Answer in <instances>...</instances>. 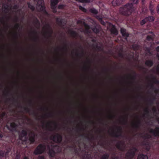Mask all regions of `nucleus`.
Instances as JSON below:
<instances>
[{"label": "nucleus", "instance_id": "obj_64", "mask_svg": "<svg viewBox=\"0 0 159 159\" xmlns=\"http://www.w3.org/2000/svg\"><path fill=\"white\" fill-rule=\"evenodd\" d=\"M24 159H28V158L27 157H25L24 158Z\"/></svg>", "mask_w": 159, "mask_h": 159}, {"label": "nucleus", "instance_id": "obj_31", "mask_svg": "<svg viewBox=\"0 0 159 159\" xmlns=\"http://www.w3.org/2000/svg\"><path fill=\"white\" fill-rule=\"evenodd\" d=\"M147 21H152L154 20V18L152 16H148L147 17L145 18Z\"/></svg>", "mask_w": 159, "mask_h": 159}, {"label": "nucleus", "instance_id": "obj_61", "mask_svg": "<svg viewBox=\"0 0 159 159\" xmlns=\"http://www.w3.org/2000/svg\"><path fill=\"white\" fill-rule=\"evenodd\" d=\"M157 56L158 58V60H159V54L157 53Z\"/></svg>", "mask_w": 159, "mask_h": 159}, {"label": "nucleus", "instance_id": "obj_4", "mask_svg": "<svg viewBox=\"0 0 159 159\" xmlns=\"http://www.w3.org/2000/svg\"><path fill=\"white\" fill-rule=\"evenodd\" d=\"M46 146L44 144H39L36 148L34 153L36 155L40 154L46 150Z\"/></svg>", "mask_w": 159, "mask_h": 159}, {"label": "nucleus", "instance_id": "obj_51", "mask_svg": "<svg viewBox=\"0 0 159 159\" xmlns=\"http://www.w3.org/2000/svg\"><path fill=\"white\" fill-rule=\"evenodd\" d=\"M157 71L159 73V64L157 65Z\"/></svg>", "mask_w": 159, "mask_h": 159}, {"label": "nucleus", "instance_id": "obj_22", "mask_svg": "<svg viewBox=\"0 0 159 159\" xmlns=\"http://www.w3.org/2000/svg\"><path fill=\"white\" fill-rule=\"evenodd\" d=\"M111 32L115 35H117L118 34V31L115 28V27L113 25L111 29Z\"/></svg>", "mask_w": 159, "mask_h": 159}, {"label": "nucleus", "instance_id": "obj_1", "mask_svg": "<svg viewBox=\"0 0 159 159\" xmlns=\"http://www.w3.org/2000/svg\"><path fill=\"white\" fill-rule=\"evenodd\" d=\"M134 10L133 4L128 3L120 8L119 12L121 14L127 16L130 15Z\"/></svg>", "mask_w": 159, "mask_h": 159}, {"label": "nucleus", "instance_id": "obj_30", "mask_svg": "<svg viewBox=\"0 0 159 159\" xmlns=\"http://www.w3.org/2000/svg\"><path fill=\"white\" fill-rule=\"evenodd\" d=\"M77 1H78L82 3H89L92 0H75Z\"/></svg>", "mask_w": 159, "mask_h": 159}, {"label": "nucleus", "instance_id": "obj_62", "mask_svg": "<svg viewBox=\"0 0 159 159\" xmlns=\"http://www.w3.org/2000/svg\"><path fill=\"white\" fill-rule=\"evenodd\" d=\"M109 118L110 119L111 118H112V116L111 115H109Z\"/></svg>", "mask_w": 159, "mask_h": 159}, {"label": "nucleus", "instance_id": "obj_54", "mask_svg": "<svg viewBox=\"0 0 159 159\" xmlns=\"http://www.w3.org/2000/svg\"><path fill=\"white\" fill-rule=\"evenodd\" d=\"M157 13H158L159 14V4L157 6Z\"/></svg>", "mask_w": 159, "mask_h": 159}, {"label": "nucleus", "instance_id": "obj_37", "mask_svg": "<svg viewBox=\"0 0 159 159\" xmlns=\"http://www.w3.org/2000/svg\"><path fill=\"white\" fill-rule=\"evenodd\" d=\"M93 31L96 33H98L99 31L98 29L96 27H95L93 29Z\"/></svg>", "mask_w": 159, "mask_h": 159}, {"label": "nucleus", "instance_id": "obj_52", "mask_svg": "<svg viewBox=\"0 0 159 159\" xmlns=\"http://www.w3.org/2000/svg\"><path fill=\"white\" fill-rule=\"evenodd\" d=\"M100 23H101V24L103 25H105V22L103 21L102 20V19L100 20Z\"/></svg>", "mask_w": 159, "mask_h": 159}, {"label": "nucleus", "instance_id": "obj_63", "mask_svg": "<svg viewBox=\"0 0 159 159\" xmlns=\"http://www.w3.org/2000/svg\"><path fill=\"white\" fill-rule=\"evenodd\" d=\"M150 10L151 11V12H153V10H152V9L151 8H150Z\"/></svg>", "mask_w": 159, "mask_h": 159}, {"label": "nucleus", "instance_id": "obj_45", "mask_svg": "<svg viewBox=\"0 0 159 159\" xmlns=\"http://www.w3.org/2000/svg\"><path fill=\"white\" fill-rule=\"evenodd\" d=\"M152 36L151 35H148L147 37V39L148 40H150L152 39Z\"/></svg>", "mask_w": 159, "mask_h": 159}, {"label": "nucleus", "instance_id": "obj_42", "mask_svg": "<svg viewBox=\"0 0 159 159\" xmlns=\"http://www.w3.org/2000/svg\"><path fill=\"white\" fill-rule=\"evenodd\" d=\"M28 6L29 8H30L32 11H34V7L30 4H28Z\"/></svg>", "mask_w": 159, "mask_h": 159}, {"label": "nucleus", "instance_id": "obj_6", "mask_svg": "<svg viewBox=\"0 0 159 159\" xmlns=\"http://www.w3.org/2000/svg\"><path fill=\"white\" fill-rule=\"evenodd\" d=\"M47 148L49 150V155L51 157H53L55 153V150L58 148V146L55 145L51 142L47 145Z\"/></svg>", "mask_w": 159, "mask_h": 159}, {"label": "nucleus", "instance_id": "obj_27", "mask_svg": "<svg viewBox=\"0 0 159 159\" xmlns=\"http://www.w3.org/2000/svg\"><path fill=\"white\" fill-rule=\"evenodd\" d=\"M10 127L12 130H15L16 129L17 125L14 123H12L10 124Z\"/></svg>", "mask_w": 159, "mask_h": 159}, {"label": "nucleus", "instance_id": "obj_53", "mask_svg": "<svg viewBox=\"0 0 159 159\" xmlns=\"http://www.w3.org/2000/svg\"><path fill=\"white\" fill-rule=\"evenodd\" d=\"M150 86V88L151 89L153 88V84L152 82H150V84H149Z\"/></svg>", "mask_w": 159, "mask_h": 159}, {"label": "nucleus", "instance_id": "obj_29", "mask_svg": "<svg viewBox=\"0 0 159 159\" xmlns=\"http://www.w3.org/2000/svg\"><path fill=\"white\" fill-rule=\"evenodd\" d=\"M89 11L92 13L95 14H97L98 13V11L94 8H91L89 10Z\"/></svg>", "mask_w": 159, "mask_h": 159}, {"label": "nucleus", "instance_id": "obj_59", "mask_svg": "<svg viewBox=\"0 0 159 159\" xmlns=\"http://www.w3.org/2000/svg\"><path fill=\"white\" fill-rule=\"evenodd\" d=\"M42 126L43 127L44 126V122L43 121H42Z\"/></svg>", "mask_w": 159, "mask_h": 159}, {"label": "nucleus", "instance_id": "obj_57", "mask_svg": "<svg viewBox=\"0 0 159 159\" xmlns=\"http://www.w3.org/2000/svg\"><path fill=\"white\" fill-rule=\"evenodd\" d=\"M156 51L158 52H159V46L157 47L156 48Z\"/></svg>", "mask_w": 159, "mask_h": 159}, {"label": "nucleus", "instance_id": "obj_28", "mask_svg": "<svg viewBox=\"0 0 159 159\" xmlns=\"http://www.w3.org/2000/svg\"><path fill=\"white\" fill-rule=\"evenodd\" d=\"M52 116V114L50 113H48L45 114L44 115H43L42 116V118H44L45 117L46 118H49L51 117Z\"/></svg>", "mask_w": 159, "mask_h": 159}, {"label": "nucleus", "instance_id": "obj_17", "mask_svg": "<svg viewBox=\"0 0 159 159\" xmlns=\"http://www.w3.org/2000/svg\"><path fill=\"white\" fill-rule=\"evenodd\" d=\"M11 18V16L10 15L8 16H4L1 17L0 18L1 22L3 24L5 23V18L7 20H8Z\"/></svg>", "mask_w": 159, "mask_h": 159}, {"label": "nucleus", "instance_id": "obj_48", "mask_svg": "<svg viewBox=\"0 0 159 159\" xmlns=\"http://www.w3.org/2000/svg\"><path fill=\"white\" fill-rule=\"evenodd\" d=\"M38 159H45L44 156H39Z\"/></svg>", "mask_w": 159, "mask_h": 159}, {"label": "nucleus", "instance_id": "obj_58", "mask_svg": "<svg viewBox=\"0 0 159 159\" xmlns=\"http://www.w3.org/2000/svg\"><path fill=\"white\" fill-rule=\"evenodd\" d=\"M119 55L120 57H121L123 58V56L122 54V53H120L119 54Z\"/></svg>", "mask_w": 159, "mask_h": 159}, {"label": "nucleus", "instance_id": "obj_21", "mask_svg": "<svg viewBox=\"0 0 159 159\" xmlns=\"http://www.w3.org/2000/svg\"><path fill=\"white\" fill-rule=\"evenodd\" d=\"M145 64L148 67H151L153 65V62L151 60H147L145 62Z\"/></svg>", "mask_w": 159, "mask_h": 159}, {"label": "nucleus", "instance_id": "obj_39", "mask_svg": "<svg viewBox=\"0 0 159 159\" xmlns=\"http://www.w3.org/2000/svg\"><path fill=\"white\" fill-rule=\"evenodd\" d=\"M5 113L4 112H2V114H0V122L1 121V120L2 119V118L5 116Z\"/></svg>", "mask_w": 159, "mask_h": 159}, {"label": "nucleus", "instance_id": "obj_33", "mask_svg": "<svg viewBox=\"0 0 159 159\" xmlns=\"http://www.w3.org/2000/svg\"><path fill=\"white\" fill-rule=\"evenodd\" d=\"M84 25L86 31L87 32H89V26L85 23H84Z\"/></svg>", "mask_w": 159, "mask_h": 159}, {"label": "nucleus", "instance_id": "obj_3", "mask_svg": "<svg viewBox=\"0 0 159 159\" xmlns=\"http://www.w3.org/2000/svg\"><path fill=\"white\" fill-rule=\"evenodd\" d=\"M44 35L46 38H48L51 36L52 31L50 25L48 24H45L43 28Z\"/></svg>", "mask_w": 159, "mask_h": 159}, {"label": "nucleus", "instance_id": "obj_26", "mask_svg": "<svg viewBox=\"0 0 159 159\" xmlns=\"http://www.w3.org/2000/svg\"><path fill=\"white\" fill-rule=\"evenodd\" d=\"M127 116L126 117V118L123 117L122 118L121 120H120V122L121 123L124 125H125L127 124Z\"/></svg>", "mask_w": 159, "mask_h": 159}, {"label": "nucleus", "instance_id": "obj_41", "mask_svg": "<svg viewBox=\"0 0 159 159\" xmlns=\"http://www.w3.org/2000/svg\"><path fill=\"white\" fill-rule=\"evenodd\" d=\"M143 144L146 145L147 147L146 149L147 150H149L150 149V147L149 146V143L148 142H147L146 143H143Z\"/></svg>", "mask_w": 159, "mask_h": 159}, {"label": "nucleus", "instance_id": "obj_19", "mask_svg": "<svg viewBox=\"0 0 159 159\" xmlns=\"http://www.w3.org/2000/svg\"><path fill=\"white\" fill-rule=\"evenodd\" d=\"M27 134V132L25 130H23L20 134L19 135V138L21 140L23 139V138L26 136Z\"/></svg>", "mask_w": 159, "mask_h": 159}, {"label": "nucleus", "instance_id": "obj_36", "mask_svg": "<svg viewBox=\"0 0 159 159\" xmlns=\"http://www.w3.org/2000/svg\"><path fill=\"white\" fill-rule=\"evenodd\" d=\"M147 22V21L146 20V18H145L141 21L140 22V24L142 25L145 24Z\"/></svg>", "mask_w": 159, "mask_h": 159}, {"label": "nucleus", "instance_id": "obj_18", "mask_svg": "<svg viewBox=\"0 0 159 159\" xmlns=\"http://www.w3.org/2000/svg\"><path fill=\"white\" fill-rule=\"evenodd\" d=\"M144 112L143 114V117H148L149 113V110L148 107H147L144 109Z\"/></svg>", "mask_w": 159, "mask_h": 159}, {"label": "nucleus", "instance_id": "obj_50", "mask_svg": "<svg viewBox=\"0 0 159 159\" xmlns=\"http://www.w3.org/2000/svg\"><path fill=\"white\" fill-rule=\"evenodd\" d=\"M64 7V6L62 5H59L58 6L59 9H62Z\"/></svg>", "mask_w": 159, "mask_h": 159}, {"label": "nucleus", "instance_id": "obj_55", "mask_svg": "<svg viewBox=\"0 0 159 159\" xmlns=\"http://www.w3.org/2000/svg\"><path fill=\"white\" fill-rule=\"evenodd\" d=\"M15 159H20V156L19 155H17Z\"/></svg>", "mask_w": 159, "mask_h": 159}, {"label": "nucleus", "instance_id": "obj_16", "mask_svg": "<svg viewBox=\"0 0 159 159\" xmlns=\"http://www.w3.org/2000/svg\"><path fill=\"white\" fill-rule=\"evenodd\" d=\"M122 2V0H113L112 2L113 6H115L120 5Z\"/></svg>", "mask_w": 159, "mask_h": 159}, {"label": "nucleus", "instance_id": "obj_44", "mask_svg": "<svg viewBox=\"0 0 159 159\" xmlns=\"http://www.w3.org/2000/svg\"><path fill=\"white\" fill-rule=\"evenodd\" d=\"M152 110L154 114L157 111V109L155 107H153L152 108Z\"/></svg>", "mask_w": 159, "mask_h": 159}, {"label": "nucleus", "instance_id": "obj_35", "mask_svg": "<svg viewBox=\"0 0 159 159\" xmlns=\"http://www.w3.org/2000/svg\"><path fill=\"white\" fill-rule=\"evenodd\" d=\"M132 48L134 50H137L139 48V46L137 44H134L132 45Z\"/></svg>", "mask_w": 159, "mask_h": 159}, {"label": "nucleus", "instance_id": "obj_14", "mask_svg": "<svg viewBox=\"0 0 159 159\" xmlns=\"http://www.w3.org/2000/svg\"><path fill=\"white\" fill-rule=\"evenodd\" d=\"M140 124V121L138 120L135 122H132L131 125L133 128L136 129L139 128Z\"/></svg>", "mask_w": 159, "mask_h": 159}, {"label": "nucleus", "instance_id": "obj_34", "mask_svg": "<svg viewBox=\"0 0 159 159\" xmlns=\"http://www.w3.org/2000/svg\"><path fill=\"white\" fill-rule=\"evenodd\" d=\"M151 137V136L148 133L146 134L144 136V138L145 139H149Z\"/></svg>", "mask_w": 159, "mask_h": 159}, {"label": "nucleus", "instance_id": "obj_12", "mask_svg": "<svg viewBox=\"0 0 159 159\" xmlns=\"http://www.w3.org/2000/svg\"><path fill=\"white\" fill-rule=\"evenodd\" d=\"M58 2V0H52L51 1V7L54 12H56V5Z\"/></svg>", "mask_w": 159, "mask_h": 159}, {"label": "nucleus", "instance_id": "obj_10", "mask_svg": "<svg viewBox=\"0 0 159 159\" xmlns=\"http://www.w3.org/2000/svg\"><path fill=\"white\" fill-rule=\"evenodd\" d=\"M149 133L155 136H159V127H156L154 129L150 128L149 129Z\"/></svg>", "mask_w": 159, "mask_h": 159}, {"label": "nucleus", "instance_id": "obj_2", "mask_svg": "<svg viewBox=\"0 0 159 159\" xmlns=\"http://www.w3.org/2000/svg\"><path fill=\"white\" fill-rule=\"evenodd\" d=\"M122 129L121 127L117 126L115 129L110 128L108 131V132L111 136L114 137H118L121 134Z\"/></svg>", "mask_w": 159, "mask_h": 159}, {"label": "nucleus", "instance_id": "obj_13", "mask_svg": "<svg viewBox=\"0 0 159 159\" xmlns=\"http://www.w3.org/2000/svg\"><path fill=\"white\" fill-rule=\"evenodd\" d=\"M35 134L33 131H30L29 134V139L31 143H33L35 140Z\"/></svg>", "mask_w": 159, "mask_h": 159}, {"label": "nucleus", "instance_id": "obj_25", "mask_svg": "<svg viewBox=\"0 0 159 159\" xmlns=\"http://www.w3.org/2000/svg\"><path fill=\"white\" fill-rule=\"evenodd\" d=\"M69 33L71 35V36L74 38H76L77 37L78 34L74 31L69 30Z\"/></svg>", "mask_w": 159, "mask_h": 159}, {"label": "nucleus", "instance_id": "obj_24", "mask_svg": "<svg viewBox=\"0 0 159 159\" xmlns=\"http://www.w3.org/2000/svg\"><path fill=\"white\" fill-rule=\"evenodd\" d=\"M148 157L146 155L143 154H140L138 156L137 159H148Z\"/></svg>", "mask_w": 159, "mask_h": 159}, {"label": "nucleus", "instance_id": "obj_49", "mask_svg": "<svg viewBox=\"0 0 159 159\" xmlns=\"http://www.w3.org/2000/svg\"><path fill=\"white\" fill-rule=\"evenodd\" d=\"M96 18L99 20V21L102 19V17L99 16H96Z\"/></svg>", "mask_w": 159, "mask_h": 159}, {"label": "nucleus", "instance_id": "obj_23", "mask_svg": "<svg viewBox=\"0 0 159 159\" xmlns=\"http://www.w3.org/2000/svg\"><path fill=\"white\" fill-rule=\"evenodd\" d=\"M3 11L4 13H7L9 11V9L8 6H5L4 5H3Z\"/></svg>", "mask_w": 159, "mask_h": 159}, {"label": "nucleus", "instance_id": "obj_9", "mask_svg": "<svg viewBox=\"0 0 159 159\" xmlns=\"http://www.w3.org/2000/svg\"><path fill=\"white\" fill-rule=\"evenodd\" d=\"M50 138L51 140L55 142H60L62 138L61 136L57 133L52 135Z\"/></svg>", "mask_w": 159, "mask_h": 159}, {"label": "nucleus", "instance_id": "obj_32", "mask_svg": "<svg viewBox=\"0 0 159 159\" xmlns=\"http://www.w3.org/2000/svg\"><path fill=\"white\" fill-rule=\"evenodd\" d=\"M109 157V155L107 154H106L103 155L101 157V159H108Z\"/></svg>", "mask_w": 159, "mask_h": 159}, {"label": "nucleus", "instance_id": "obj_5", "mask_svg": "<svg viewBox=\"0 0 159 159\" xmlns=\"http://www.w3.org/2000/svg\"><path fill=\"white\" fill-rule=\"evenodd\" d=\"M46 128L48 130L52 131L56 130L57 128V123L53 121H48L46 124Z\"/></svg>", "mask_w": 159, "mask_h": 159}, {"label": "nucleus", "instance_id": "obj_11", "mask_svg": "<svg viewBox=\"0 0 159 159\" xmlns=\"http://www.w3.org/2000/svg\"><path fill=\"white\" fill-rule=\"evenodd\" d=\"M116 146L118 149L121 151H125V145L123 141L118 142L116 144Z\"/></svg>", "mask_w": 159, "mask_h": 159}, {"label": "nucleus", "instance_id": "obj_8", "mask_svg": "<svg viewBox=\"0 0 159 159\" xmlns=\"http://www.w3.org/2000/svg\"><path fill=\"white\" fill-rule=\"evenodd\" d=\"M136 151V149L134 148H132L129 150L126 155L127 159H132Z\"/></svg>", "mask_w": 159, "mask_h": 159}, {"label": "nucleus", "instance_id": "obj_60", "mask_svg": "<svg viewBox=\"0 0 159 159\" xmlns=\"http://www.w3.org/2000/svg\"><path fill=\"white\" fill-rule=\"evenodd\" d=\"M75 55L77 56H78V52H77V51H75Z\"/></svg>", "mask_w": 159, "mask_h": 159}, {"label": "nucleus", "instance_id": "obj_43", "mask_svg": "<svg viewBox=\"0 0 159 159\" xmlns=\"http://www.w3.org/2000/svg\"><path fill=\"white\" fill-rule=\"evenodd\" d=\"M38 39V38L37 36H34L32 39V40L34 42H36Z\"/></svg>", "mask_w": 159, "mask_h": 159}, {"label": "nucleus", "instance_id": "obj_38", "mask_svg": "<svg viewBox=\"0 0 159 159\" xmlns=\"http://www.w3.org/2000/svg\"><path fill=\"white\" fill-rule=\"evenodd\" d=\"M79 9L84 12H86V10L81 6H79Z\"/></svg>", "mask_w": 159, "mask_h": 159}, {"label": "nucleus", "instance_id": "obj_15", "mask_svg": "<svg viewBox=\"0 0 159 159\" xmlns=\"http://www.w3.org/2000/svg\"><path fill=\"white\" fill-rule=\"evenodd\" d=\"M56 22L58 25L62 27H63L66 23L65 21L63 22L62 20L60 18H57L56 19Z\"/></svg>", "mask_w": 159, "mask_h": 159}, {"label": "nucleus", "instance_id": "obj_47", "mask_svg": "<svg viewBox=\"0 0 159 159\" xmlns=\"http://www.w3.org/2000/svg\"><path fill=\"white\" fill-rule=\"evenodd\" d=\"M19 27V25L18 24L16 23V24H15L14 25V28L16 30L18 29Z\"/></svg>", "mask_w": 159, "mask_h": 159}, {"label": "nucleus", "instance_id": "obj_40", "mask_svg": "<svg viewBox=\"0 0 159 159\" xmlns=\"http://www.w3.org/2000/svg\"><path fill=\"white\" fill-rule=\"evenodd\" d=\"M139 0H129L130 2H131L130 3L132 4H136L138 2Z\"/></svg>", "mask_w": 159, "mask_h": 159}, {"label": "nucleus", "instance_id": "obj_20", "mask_svg": "<svg viewBox=\"0 0 159 159\" xmlns=\"http://www.w3.org/2000/svg\"><path fill=\"white\" fill-rule=\"evenodd\" d=\"M121 33L122 35L126 38L129 36V34L127 33L125 29L121 28L120 30Z\"/></svg>", "mask_w": 159, "mask_h": 159}, {"label": "nucleus", "instance_id": "obj_56", "mask_svg": "<svg viewBox=\"0 0 159 159\" xmlns=\"http://www.w3.org/2000/svg\"><path fill=\"white\" fill-rule=\"evenodd\" d=\"M158 91H159V90L158 89H155V91H154V92L156 93H158Z\"/></svg>", "mask_w": 159, "mask_h": 159}, {"label": "nucleus", "instance_id": "obj_46", "mask_svg": "<svg viewBox=\"0 0 159 159\" xmlns=\"http://www.w3.org/2000/svg\"><path fill=\"white\" fill-rule=\"evenodd\" d=\"M61 50L63 51H66L67 50V47L66 46H64L61 48Z\"/></svg>", "mask_w": 159, "mask_h": 159}, {"label": "nucleus", "instance_id": "obj_7", "mask_svg": "<svg viewBox=\"0 0 159 159\" xmlns=\"http://www.w3.org/2000/svg\"><path fill=\"white\" fill-rule=\"evenodd\" d=\"M45 9L43 0H38L36 7V9L37 11H43V12L47 13Z\"/></svg>", "mask_w": 159, "mask_h": 159}]
</instances>
